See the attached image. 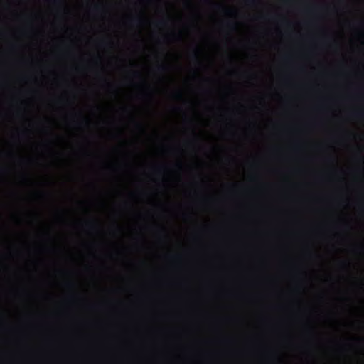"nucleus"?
Segmentation results:
<instances>
[{
	"label": "nucleus",
	"mask_w": 364,
	"mask_h": 364,
	"mask_svg": "<svg viewBox=\"0 0 364 364\" xmlns=\"http://www.w3.org/2000/svg\"><path fill=\"white\" fill-rule=\"evenodd\" d=\"M37 321L33 314L27 311L21 316V319L16 324H11L5 319L0 323V327L3 330H16V331H28L36 327Z\"/></svg>",
	"instance_id": "nucleus-1"
},
{
	"label": "nucleus",
	"mask_w": 364,
	"mask_h": 364,
	"mask_svg": "<svg viewBox=\"0 0 364 364\" xmlns=\"http://www.w3.org/2000/svg\"><path fill=\"white\" fill-rule=\"evenodd\" d=\"M76 324L80 328H96L101 326V322L97 321L81 320L77 321Z\"/></svg>",
	"instance_id": "nucleus-2"
},
{
	"label": "nucleus",
	"mask_w": 364,
	"mask_h": 364,
	"mask_svg": "<svg viewBox=\"0 0 364 364\" xmlns=\"http://www.w3.org/2000/svg\"><path fill=\"white\" fill-rule=\"evenodd\" d=\"M235 320V318L228 316V317H223L221 318H218V319L215 320V322H217V323H232Z\"/></svg>",
	"instance_id": "nucleus-3"
},
{
	"label": "nucleus",
	"mask_w": 364,
	"mask_h": 364,
	"mask_svg": "<svg viewBox=\"0 0 364 364\" xmlns=\"http://www.w3.org/2000/svg\"><path fill=\"white\" fill-rule=\"evenodd\" d=\"M131 22L136 26H141L144 21L142 19L140 16H136L133 18H132Z\"/></svg>",
	"instance_id": "nucleus-4"
},
{
	"label": "nucleus",
	"mask_w": 364,
	"mask_h": 364,
	"mask_svg": "<svg viewBox=\"0 0 364 364\" xmlns=\"http://www.w3.org/2000/svg\"><path fill=\"white\" fill-rule=\"evenodd\" d=\"M157 69L160 72H164L168 70V68L165 65H158Z\"/></svg>",
	"instance_id": "nucleus-5"
},
{
	"label": "nucleus",
	"mask_w": 364,
	"mask_h": 364,
	"mask_svg": "<svg viewBox=\"0 0 364 364\" xmlns=\"http://www.w3.org/2000/svg\"><path fill=\"white\" fill-rule=\"evenodd\" d=\"M87 226H88L91 230H95L96 229V225L94 223L89 222L87 224Z\"/></svg>",
	"instance_id": "nucleus-6"
},
{
	"label": "nucleus",
	"mask_w": 364,
	"mask_h": 364,
	"mask_svg": "<svg viewBox=\"0 0 364 364\" xmlns=\"http://www.w3.org/2000/svg\"><path fill=\"white\" fill-rule=\"evenodd\" d=\"M192 57L193 59L195 60H198V50H195L193 53H192Z\"/></svg>",
	"instance_id": "nucleus-7"
},
{
	"label": "nucleus",
	"mask_w": 364,
	"mask_h": 364,
	"mask_svg": "<svg viewBox=\"0 0 364 364\" xmlns=\"http://www.w3.org/2000/svg\"><path fill=\"white\" fill-rule=\"evenodd\" d=\"M228 27H230L231 29L234 30L236 28V23H229Z\"/></svg>",
	"instance_id": "nucleus-8"
},
{
	"label": "nucleus",
	"mask_w": 364,
	"mask_h": 364,
	"mask_svg": "<svg viewBox=\"0 0 364 364\" xmlns=\"http://www.w3.org/2000/svg\"><path fill=\"white\" fill-rule=\"evenodd\" d=\"M93 9L96 11H100L101 6L100 5H95V6L93 7Z\"/></svg>",
	"instance_id": "nucleus-9"
},
{
	"label": "nucleus",
	"mask_w": 364,
	"mask_h": 364,
	"mask_svg": "<svg viewBox=\"0 0 364 364\" xmlns=\"http://www.w3.org/2000/svg\"><path fill=\"white\" fill-rule=\"evenodd\" d=\"M167 21L166 20H163V21H161L157 23V26L159 25H165L166 24Z\"/></svg>",
	"instance_id": "nucleus-10"
},
{
	"label": "nucleus",
	"mask_w": 364,
	"mask_h": 364,
	"mask_svg": "<svg viewBox=\"0 0 364 364\" xmlns=\"http://www.w3.org/2000/svg\"><path fill=\"white\" fill-rule=\"evenodd\" d=\"M248 4L255 6L257 4V2L255 1H248Z\"/></svg>",
	"instance_id": "nucleus-11"
},
{
	"label": "nucleus",
	"mask_w": 364,
	"mask_h": 364,
	"mask_svg": "<svg viewBox=\"0 0 364 364\" xmlns=\"http://www.w3.org/2000/svg\"><path fill=\"white\" fill-rule=\"evenodd\" d=\"M136 126H137V127H138V128H139L141 130L144 131V127H142V125H141V124H136Z\"/></svg>",
	"instance_id": "nucleus-12"
},
{
	"label": "nucleus",
	"mask_w": 364,
	"mask_h": 364,
	"mask_svg": "<svg viewBox=\"0 0 364 364\" xmlns=\"http://www.w3.org/2000/svg\"><path fill=\"white\" fill-rule=\"evenodd\" d=\"M173 259H175V260L180 259H181V256H179V255L173 256Z\"/></svg>",
	"instance_id": "nucleus-13"
},
{
	"label": "nucleus",
	"mask_w": 364,
	"mask_h": 364,
	"mask_svg": "<svg viewBox=\"0 0 364 364\" xmlns=\"http://www.w3.org/2000/svg\"><path fill=\"white\" fill-rule=\"evenodd\" d=\"M176 97L178 98H181V94L180 92H178L176 95Z\"/></svg>",
	"instance_id": "nucleus-14"
},
{
	"label": "nucleus",
	"mask_w": 364,
	"mask_h": 364,
	"mask_svg": "<svg viewBox=\"0 0 364 364\" xmlns=\"http://www.w3.org/2000/svg\"><path fill=\"white\" fill-rule=\"evenodd\" d=\"M360 114H361L360 112H355L354 113V115L356 116V117L360 116Z\"/></svg>",
	"instance_id": "nucleus-15"
},
{
	"label": "nucleus",
	"mask_w": 364,
	"mask_h": 364,
	"mask_svg": "<svg viewBox=\"0 0 364 364\" xmlns=\"http://www.w3.org/2000/svg\"><path fill=\"white\" fill-rule=\"evenodd\" d=\"M134 75L135 76H139V73L138 72H134Z\"/></svg>",
	"instance_id": "nucleus-16"
},
{
	"label": "nucleus",
	"mask_w": 364,
	"mask_h": 364,
	"mask_svg": "<svg viewBox=\"0 0 364 364\" xmlns=\"http://www.w3.org/2000/svg\"><path fill=\"white\" fill-rule=\"evenodd\" d=\"M262 322H263L264 323H265V324H267V320H265V319H262Z\"/></svg>",
	"instance_id": "nucleus-17"
},
{
	"label": "nucleus",
	"mask_w": 364,
	"mask_h": 364,
	"mask_svg": "<svg viewBox=\"0 0 364 364\" xmlns=\"http://www.w3.org/2000/svg\"><path fill=\"white\" fill-rule=\"evenodd\" d=\"M225 11L226 13H228V14H230V10H228V9H225Z\"/></svg>",
	"instance_id": "nucleus-18"
},
{
	"label": "nucleus",
	"mask_w": 364,
	"mask_h": 364,
	"mask_svg": "<svg viewBox=\"0 0 364 364\" xmlns=\"http://www.w3.org/2000/svg\"><path fill=\"white\" fill-rule=\"evenodd\" d=\"M177 166H178V168H181V164H177Z\"/></svg>",
	"instance_id": "nucleus-19"
}]
</instances>
